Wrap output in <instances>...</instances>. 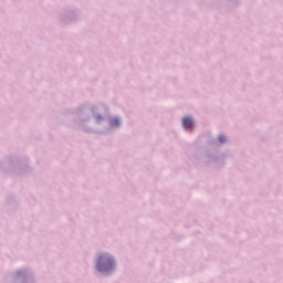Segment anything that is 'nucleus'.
<instances>
[{
	"mask_svg": "<svg viewBox=\"0 0 283 283\" xmlns=\"http://www.w3.org/2000/svg\"><path fill=\"white\" fill-rule=\"evenodd\" d=\"M111 125L113 127H117V125H120V122L118 120V118H115V119H112Z\"/></svg>",
	"mask_w": 283,
	"mask_h": 283,
	"instance_id": "obj_3",
	"label": "nucleus"
},
{
	"mask_svg": "<svg viewBox=\"0 0 283 283\" xmlns=\"http://www.w3.org/2000/svg\"><path fill=\"white\" fill-rule=\"evenodd\" d=\"M184 127L185 129H191V127H193V119H191L190 117H185Z\"/></svg>",
	"mask_w": 283,
	"mask_h": 283,
	"instance_id": "obj_2",
	"label": "nucleus"
},
{
	"mask_svg": "<svg viewBox=\"0 0 283 283\" xmlns=\"http://www.w3.org/2000/svg\"><path fill=\"white\" fill-rule=\"evenodd\" d=\"M96 266L97 271L105 273V271H109L114 266V259L107 254H102L97 260Z\"/></svg>",
	"mask_w": 283,
	"mask_h": 283,
	"instance_id": "obj_1",
	"label": "nucleus"
},
{
	"mask_svg": "<svg viewBox=\"0 0 283 283\" xmlns=\"http://www.w3.org/2000/svg\"><path fill=\"white\" fill-rule=\"evenodd\" d=\"M219 143H227V137L224 136H219Z\"/></svg>",
	"mask_w": 283,
	"mask_h": 283,
	"instance_id": "obj_4",
	"label": "nucleus"
}]
</instances>
